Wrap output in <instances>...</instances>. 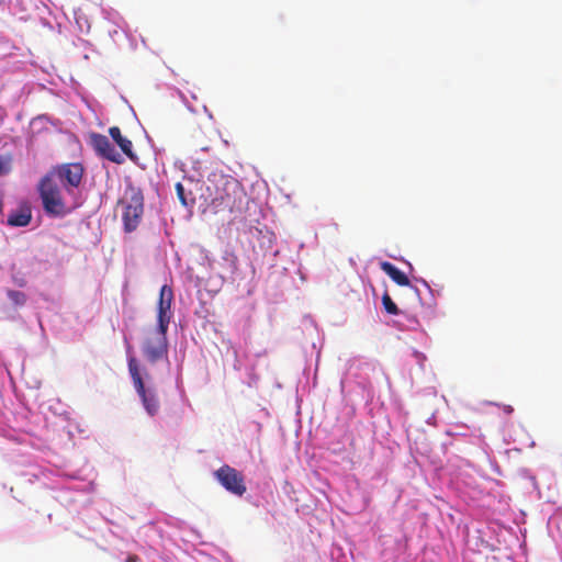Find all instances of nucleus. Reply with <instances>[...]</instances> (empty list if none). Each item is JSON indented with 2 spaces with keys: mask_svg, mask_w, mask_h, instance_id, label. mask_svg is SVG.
<instances>
[{
  "mask_svg": "<svg viewBox=\"0 0 562 562\" xmlns=\"http://www.w3.org/2000/svg\"><path fill=\"white\" fill-rule=\"evenodd\" d=\"M210 192V205L215 212H234L241 209L246 193L240 183L232 177H220L213 181V188L207 187Z\"/></svg>",
  "mask_w": 562,
  "mask_h": 562,
  "instance_id": "f257e3e1",
  "label": "nucleus"
},
{
  "mask_svg": "<svg viewBox=\"0 0 562 562\" xmlns=\"http://www.w3.org/2000/svg\"><path fill=\"white\" fill-rule=\"evenodd\" d=\"M119 204L122 205V221L124 231L134 232L140 224L144 213V195L139 188L132 182L126 184L124 195L120 199Z\"/></svg>",
  "mask_w": 562,
  "mask_h": 562,
  "instance_id": "f03ea898",
  "label": "nucleus"
},
{
  "mask_svg": "<svg viewBox=\"0 0 562 562\" xmlns=\"http://www.w3.org/2000/svg\"><path fill=\"white\" fill-rule=\"evenodd\" d=\"M37 190L42 199L44 211L54 216L66 213V205L60 188L52 175L46 173L38 182Z\"/></svg>",
  "mask_w": 562,
  "mask_h": 562,
  "instance_id": "7ed1b4c3",
  "label": "nucleus"
},
{
  "mask_svg": "<svg viewBox=\"0 0 562 562\" xmlns=\"http://www.w3.org/2000/svg\"><path fill=\"white\" fill-rule=\"evenodd\" d=\"M128 371L134 387L142 400L143 406L148 415L155 416L159 411V400L154 390L146 389L139 372L137 360L134 357L128 359Z\"/></svg>",
  "mask_w": 562,
  "mask_h": 562,
  "instance_id": "20e7f679",
  "label": "nucleus"
},
{
  "mask_svg": "<svg viewBox=\"0 0 562 562\" xmlns=\"http://www.w3.org/2000/svg\"><path fill=\"white\" fill-rule=\"evenodd\" d=\"M167 330L168 327L165 326L161 328L158 326L155 330L147 333L142 346V350L145 359L148 362L155 363L167 356Z\"/></svg>",
  "mask_w": 562,
  "mask_h": 562,
  "instance_id": "39448f33",
  "label": "nucleus"
},
{
  "mask_svg": "<svg viewBox=\"0 0 562 562\" xmlns=\"http://www.w3.org/2000/svg\"><path fill=\"white\" fill-rule=\"evenodd\" d=\"M83 167L79 162L63 164L53 167L47 173L59 180L68 192L78 188L83 177Z\"/></svg>",
  "mask_w": 562,
  "mask_h": 562,
  "instance_id": "423d86ee",
  "label": "nucleus"
},
{
  "mask_svg": "<svg viewBox=\"0 0 562 562\" xmlns=\"http://www.w3.org/2000/svg\"><path fill=\"white\" fill-rule=\"evenodd\" d=\"M214 476L227 492L236 496L240 497L247 491L243 473L235 468L224 464L214 472Z\"/></svg>",
  "mask_w": 562,
  "mask_h": 562,
  "instance_id": "0eeeda50",
  "label": "nucleus"
},
{
  "mask_svg": "<svg viewBox=\"0 0 562 562\" xmlns=\"http://www.w3.org/2000/svg\"><path fill=\"white\" fill-rule=\"evenodd\" d=\"M89 143L98 156L105 158L112 162L121 165L124 162V157L120 154L115 147L111 144L109 138L99 133H91L89 136Z\"/></svg>",
  "mask_w": 562,
  "mask_h": 562,
  "instance_id": "6e6552de",
  "label": "nucleus"
},
{
  "mask_svg": "<svg viewBox=\"0 0 562 562\" xmlns=\"http://www.w3.org/2000/svg\"><path fill=\"white\" fill-rule=\"evenodd\" d=\"M173 300V291L171 286L164 284L160 288L158 306H157V322L159 327H168L172 317L171 303Z\"/></svg>",
  "mask_w": 562,
  "mask_h": 562,
  "instance_id": "1a4fd4ad",
  "label": "nucleus"
},
{
  "mask_svg": "<svg viewBox=\"0 0 562 562\" xmlns=\"http://www.w3.org/2000/svg\"><path fill=\"white\" fill-rule=\"evenodd\" d=\"M109 134L112 137V139L117 144V146L121 148L124 155H126L131 160H135L136 154L133 151V144L132 142L124 137L121 133L120 127L112 126L109 128Z\"/></svg>",
  "mask_w": 562,
  "mask_h": 562,
  "instance_id": "9d476101",
  "label": "nucleus"
},
{
  "mask_svg": "<svg viewBox=\"0 0 562 562\" xmlns=\"http://www.w3.org/2000/svg\"><path fill=\"white\" fill-rule=\"evenodd\" d=\"M381 270L386 273L396 284L401 286H412L408 277L389 261L380 263Z\"/></svg>",
  "mask_w": 562,
  "mask_h": 562,
  "instance_id": "9b49d317",
  "label": "nucleus"
},
{
  "mask_svg": "<svg viewBox=\"0 0 562 562\" xmlns=\"http://www.w3.org/2000/svg\"><path fill=\"white\" fill-rule=\"evenodd\" d=\"M32 220V212L29 206H21L19 210L13 211L8 216V224L10 226L23 227L30 224Z\"/></svg>",
  "mask_w": 562,
  "mask_h": 562,
  "instance_id": "f8f14e48",
  "label": "nucleus"
},
{
  "mask_svg": "<svg viewBox=\"0 0 562 562\" xmlns=\"http://www.w3.org/2000/svg\"><path fill=\"white\" fill-rule=\"evenodd\" d=\"M382 304L387 314L397 315L400 313L397 305L386 292L382 295Z\"/></svg>",
  "mask_w": 562,
  "mask_h": 562,
  "instance_id": "ddd939ff",
  "label": "nucleus"
},
{
  "mask_svg": "<svg viewBox=\"0 0 562 562\" xmlns=\"http://www.w3.org/2000/svg\"><path fill=\"white\" fill-rule=\"evenodd\" d=\"M8 297L15 304V305H24L26 302V295L23 292L9 290L8 291Z\"/></svg>",
  "mask_w": 562,
  "mask_h": 562,
  "instance_id": "4468645a",
  "label": "nucleus"
},
{
  "mask_svg": "<svg viewBox=\"0 0 562 562\" xmlns=\"http://www.w3.org/2000/svg\"><path fill=\"white\" fill-rule=\"evenodd\" d=\"M223 259L229 263L231 270L235 271L237 269V257L233 252L226 251Z\"/></svg>",
  "mask_w": 562,
  "mask_h": 562,
  "instance_id": "2eb2a0df",
  "label": "nucleus"
},
{
  "mask_svg": "<svg viewBox=\"0 0 562 562\" xmlns=\"http://www.w3.org/2000/svg\"><path fill=\"white\" fill-rule=\"evenodd\" d=\"M10 158L0 156V176L10 171Z\"/></svg>",
  "mask_w": 562,
  "mask_h": 562,
  "instance_id": "dca6fc26",
  "label": "nucleus"
},
{
  "mask_svg": "<svg viewBox=\"0 0 562 562\" xmlns=\"http://www.w3.org/2000/svg\"><path fill=\"white\" fill-rule=\"evenodd\" d=\"M178 196L183 205H187L186 198H184V189L181 183H177L176 186Z\"/></svg>",
  "mask_w": 562,
  "mask_h": 562,
  "instance_id": "f3484780",
  "label": "nucleus"
},
{
  "mask_svg": "<svg viewBox=\"0 0 562 562\" xmlns=\"http://www.w3.org/2000/svg\"><path fill=\"white\" fill-rule=\"evenodd\" d=\"M501 407L503 412L507 415H510L514 412V408L510 405H502Z\"/></svg>",
  "mask_w": 562,
  "mask_h": 562,
  "instance_id": "a211bd4d",
  "label": "nucleus"
},
{
  "mask_svg": "<svg viewBox=\"0 0 562 562\" xmlns=\"http://www.w3.org/2000/svg\"><path fill=\"white\" fill-rule=\"evenodd\" d=\"M138 561V557L137 555H130L125 562H137Z\"/></svg>",
  "mask_w": 562,
  "mask_h": 562,
  "instance_id": "6ab92c4d",
  "label": "nucleus"
},
{
  "mask_svg": "<svg viewBox=\"0 0 562 562\" xmlns=\"http://www.w3.org/2000/svg\"><path fill=\"white\" fill-rule=\"evenodd\" d=\"M18 284H19L20 286H24L25 281H24L23 279H22V280H18Z\"/></svg>",
  "mask_w": 562,
  "mask_h": 562,
  "instance_id": "aec40b11",
  "label": "nucleus"
}]
</instances>
